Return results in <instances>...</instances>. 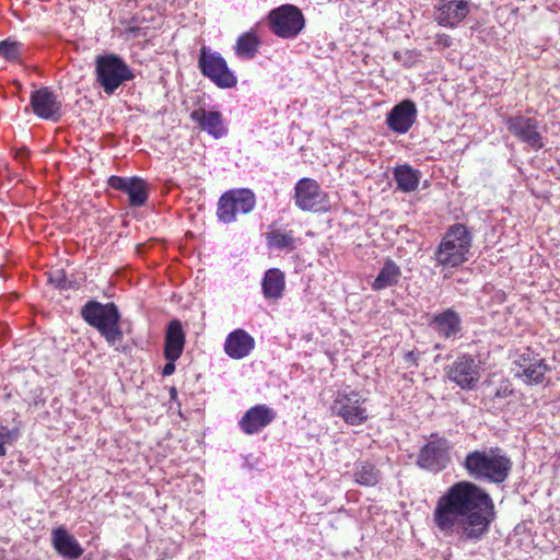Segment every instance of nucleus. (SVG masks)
Masks as SVG:
<instances>
[{
    "mask_svg": "<svg viewBox=\"0 0 560 560\" xmlns=\"http://www.w3.org/2000/svg\"><path fill=\"white\" fill-rule=\"evenodd\" d=\"M495 520L491 495L472 481L462 480L448 487L436 500L432 523L440 533L453 534L462 529V538L479 541Z\"/></svg>",
    "mask_w": 560,
    "mask_h": 560,
    "instance_id": "f257e3e1",
    "label": "nucleus"
},
{
    "mask_svg": "<svg viewBox=\"0 0 560 560\" xmlns=\"http://www.w3.org/2000/svg\"><path fill=\"white\" fill-rule=\"evenodd\" d=\"M512 465L511 458L499 447H491L488 451H471L463 463L464 468L474 479L497 485L508 479Z\"/></svg>",
    "mask_w": 560,
    "mask_h": 560,
    "instance_id": "f03ea898",
    "label": "nucleus"
},
{
    "mask_svg": "<svg viewBox=\"0 0 560 560\" xmlns=\"http://www.w3.org/2000/svg\"><path fill=\"white\" fill-rule=\"evenodd\" d=\"M472 236L460 223L451 225L434 252L436 266L457 268L468 260Z\"/></svg>",
    "mask_w": 560,
    "mask_h": 560,
    "instance_id": "7ed1b4c3",
    "label": "nucleus"
},
{
    "mask_svg": "<svg viewBox=\"0 0 560 560\" xmlns=\"http://www.w3.org/2000/svg\"><path fill=\"white\" fill-rule=\"evenodd\" d=\"M81 317L91 327H94L109 346H115L124 338L120 327V313L113 302L101 303L95 300L88 301L81 308Z\"/></svg>",
    "mask_w": 560,
    "mask_h": 560,
    "instance_id": "20e7f679",
    "label": "nucleus"
},
{
    "mask_svg": "<svg viewBox=\"0 0 560 560\" xmlns=\"http://www.w3.org/2000/svg\"><path fill=\"white\" fill-rule=\"evenodd\" d=\"M96 81L107 95L114 92L126 81L135 78L130 67L118 56L102 55L95 61Z\"/></svg>",
    "mask_w": 560,
    "mask_h": 560,
    "instance_id": "39448f33",
    "label": "nucleus"
},
{
    "mask_svg": "<svg viewBox=\"0 0 560 560\" xmlns=\"http://www.w3.org/2000/svg\"><path fill=\"white\" fill-rule=\"evenodd\" d=\"M366 401L368 398L359 390H338L331 402L330 411L348 425H362L370 418L365 407Z\"/></svg>",
    "mask_w": 560,
    "mask_h": 560,
    "instance_id": "423d86ee",
    "label": "nucleus"
},
{
    "mask_svg": "<svg viewBox=\"0 0 560 560\" xmlns=\"http://www.w3.org/2000/svg\"><path fill=\"white\" fill-rule=\"evenodd\" d=\"M270 31L278 37L295 38L305 27L302 11L293 4H282L272 9L267 16Z\"/></svg>",
    "mask_w": 560,
    "mask_h": 560,
    "instance_id": "0eeeda50",
    "label": "nucleus"
},
{
    "mask_svg": "<svg viewBox=\"0 0 560 560\" xmlns=\"http://www.w3.org/2000/svg\"><path fill=\"white\" fill-rule=\"evenodd\" d=\"M198 68L202 75L210 79L218 88L232 89L237 84V78L229 68L226 60L207 46L200 48Z\"/></svg>",
    "mask_w": 560,
    "mask_h": 560,
    "instance_id": "6e6552de",
    "label": "nucleus"
},
{
    "mask_svg": "<svg viewBox=\"0 0 560 560\" xmlns=\"http://www.w3.org/2000/svg\"><path fill=\"white\" fill-rule=\"evenodd\" d=\"M256 205L255 194L249 189H232L224 192L218 202L217 215L224 223H232L237 214L249 213Z\"/></svg>",
    "mask_w": 560,
    "mask_h": 560,
    "instance_id": "1a4fd4ad",
    "label": "nucleus"
},
{
    "mask_svg": "<svg viewBox=\"0 0 560 560\" xmlns=\"http://www.w3.org/2000/svg\"><path fill=\"white\" fill-rule=\"evenodd\" d=\"M293 200L302 211L326 212L329 209L328 196L317 180L303 177L294 186Z\"/></svg>",
    "mask_w": 560,
    "mask_h": 560,
    "instance_id": "9d476101",
    "label": "nucleus"
},
{
    "mask_svg": "<svg viewBox=\"0 0 560 560\" xmlns=\"http://www.w3.org/2000/svg\"><path fill=\"white\" fill-rule=\"evenodd\" d=\"M433 440L423 445L418 454L417 465L432 472L444 470L451 462L450 444L445 438L432 434Z\"/></svg>",
    "mask_w": 560,
    "mask_h": 560,
    "instance_id": "9b49d317",
    "label": "nucleus"
},
{
    "mask_svg": "<svg viewBox=\"0 0 560 560\" xmlns=\"http://www.w3.org/2000/svg\"><path fill=\"white\" fill-rule=\"evenodd\" d=\"M508 130L522 143L538 151L545 147V138L539 131V121L523 115L510 116L506 121Z\"/></svg>",
    "mask_w": 560,
    "mask_h": 560,
    "instance_id": "f8f14e48",
    "label": "nucleus"
},
{
    "mask_svg": "<svg viewBox=\"0 0 560 560\" xmlns=\"http://www.w3.org/2000/svg\"><path fill=\"white\" fill-rule=\"evenodd\" d=\"M445 374L451 382L465 390L475 388L480 378L479 365L475 358L467 353L458 355L447 365Z\"/></svg>",
    "mask_w": 560,
    "mask_h": 560,
    "instance_id": "ddd939ff",
    "label": "nucleus"
},
{
    "mask_svg": "<svg viewBox=\"0 0 560 560\" xmlns=\"http://www.w3.org/2000/svg\"><path fill=\"white\" fill-rule=\"evenodd\" d=\"M276 418L277 411L273 408L259 404L246 410L238 421V427L244 434L253 435L270 425Z\"/></svg>",
    "mask_w": 560,
    "mask_h": 560,
    "instance_id": "4468645a",
    "label": "nucleus"
},
{
    "mask_svg": "<svg viewBox=\"0 0 560 560\" xmlns=\"http://www.w3.org/2000/svg\"><path fill=\"white\" fill-rule=\"evenodd\" d=\"M108 185L115 189L128 195L131 207L143 206L149 197V185L140 177H121L113 175L108 179Z\"/></svg>",
    "mask_w": 560,
    "mask_h": 560,
    "instance_id": "2eb2a0df",
    "label": "nucleus"
},
{
    "mask_svg": "<svg viewBox=\"0 0 560 560\" xmlns=\"http://www.w3.org/2000/svg\"><path fill=\"white\" fill-rule=\"evenodd\" d=\"M30 104L33 113L42 119L57 121L60 117L61 104L48 88L33 91Z\"/></svg>",
    "mask_w": 560,
    "mask_h": 560,
    "instance_id": "dca6fc26",
    "label": "nucleus"
},
{
    "mask_svg": "<svg viewBox=\"0 0 560 560\" xmlns=\"http://www.w3.org/2000/svg\"><path fill=\"white\" fill-rule=\"evenodd\" d=\"M417 106L411 100L395 105L386 117L387 127L397 133H406L417 120Z\"/></svg>",
    "mask_w": 560,
    "mask_h": 560,
    "instance_id": "f3484780",
    "label": "nucleus"
},
{
    "mask_svg": "<svg viewBox=\"0 0 560 560\" xmlns=\"http://www.w3.org/2000/svg\"><path fill=\"white\" fill-rule=\"evenodd\" d=\"M435 21L441 26L456 27L469 13L465 0H439L435 7Z\"/></svg>",
    "mask_w": 560,
    "mask_h": 560,
    "instance_id": "a211bd4d",
    "label": "nucleus"
},
{
    "mask_svg": "<svg viewBox=\"0 0 560 560\" xmlns=\"http://www.w3.org/2000/svg\"><path fill=\"white\" fill-rule=\"evenodd\" d=\"M517 366L522 370V376L528 384H540L545 374L549 371L545 359L535 354L530 349H526L516 360Z\"/></svg>",
    "mask_w": 560,
    "mask_h": 560,
    "instance_id": "6ab92c4d",
    "label": "nucleus"
},
{
    "mask_svg": "<svg viewBox=\"0 0 560 560\" xmlns=\"http://www.w3.org/2000/svg\"><path fill=\"white\" fill-rule=\"evenodd\" d=\"M51 545L56 552L67 560H78L84 552L77 538L63 526L51 530Z\"/></svg>",
    "mask_w": 560,
    "mask_h": 560,
    "instance_id": "aec40b11",
    "label": "nucleus"
},
{
    "mask_svg": "<svg viewBox=\"0 0 560 560\" xmlns=\"http://www.w3.org/2000/svg\"><path fill=\"white\" fill-rule=\"evenodd\" d=\"M254 348L255 339L242 328L231 331L224 341V352L234 360L246 358Z\"/></svg>",
    "mask_w": 560,
    "mask_h": 560,
    "instance_id": "412c9836",
    "label": "nucleus"
},
{
    "mask_svg": "<svg viewBox=\"0 0 560 560\" xmlns=\"http://www.w3.org/2000/svg\"><path fill=\"white\" fill-rule=\"evenodd\" d=\"M186 342L185 331L179 319L168 323L165 331L163 354L165 359L178 360Z\"/></svg>",
    "mask_w": 560,
    "mask_h": 560,
    "instance_id": "4be33fe9",
    "label": "nucleus"
},
{
    "mask_svg": "<svg viewBox=\"0 0 560 560\" xmlns=\"http://www.w3.org/2000/svg\"><path fill=\"white\" fill-rule=\"evenodd\" d=\"M190 119L196 122L201 130L207 131L217 139L228 132L223 117L219 112L197 108L190 113Z\"/></svg>",
    "mask_w": 560,
    "mask_h": 560,
    "instance_id": "5701e85b",
    "label": "nucleus"
},
{
    "mask_svg": "<svg viewBox=\"0 0 560 560\" xmlns=\"http://www.w3.org/2000/svg\"><path fill=\"white\" fill-rule=\"evenodd\" d=\"M265 238L269 248L287 252L295 250L299 241L293 230L281 229L277 222L268 226Z\"/></svg>",
    "mask_w": 560,
    "mask_h": 560,
    "instance_id": "b1692460",
    "label": "nucleus"
},
{
    "mask_svg": "<svg viewBox=\"0 0 560 560\" xmlns=\"http://www.w3.org/2000/svg\"><path fill=\"white\" fill-rule=\"evenodd\" d=\"M431 326L441 337L448 339L455 337L460 331L462 319L455 311L448 308L435 314Z\"/></svg>",
    "mask_w": 560,
    "mask_h": 560,
    "instance_id": "393cba45",
    "label": "nucleus"
},
{
    "mask_svg": "<svg viewBox=\"0 0 560 560\" xmlns=\"http://www.w3.org/2000/svg\"><path fill=\"white\" fill-rule=\"evenodd\" d=\"M285 288L284 273L278 268L268 269L265 272L261 290L268 300H278L283 295Z\"/></svg>",
    "mask_w": 560,
    "mask_h": 560,
    "instance_id": "a878e982",
    "label": "nucleus"
},
{
    "mask_svg": "<svg viewBox=\"0 0 560 560\" xmlns=\"http://www.w3.org/2000/svg\"><path fill=\"white\" fill-rule=\"evenodd\" d=\"M353 480L362 487H376L382 480V472L375 464L369 460H359L354 464Z\"/></svg>",
    "mask_w": 560,
    "mask_h": 560,
    "instance_id": "bb28decb",
    "label": "nucleus"
},
{
    "mask_svg": "<svg viewBox=\"0 0 560 560\" xmlns=\"http://www.w3.org/2000/svg\"><path fill=\"white\" fill-rule=\"evenodd\" d=\"M401 276L399 266L392 259H386L377 277L372 282L374 291H381L388 287L396 285Z\"/></svg>",
    "mask_w": 560,
    "mask_h": 560,
    "instance_id": "cd10ccee",
    "label": "nucleus"
},
{
    "mask_svg": "<svg viewBox=\"0 0 560 560\" xmlns=\"http://www.w3.org/2000/svg\"><path fill=\"white\" fill-rule=\"evenodd\" d=\"M261 40L254 30L238 36L234 46L235 54L240 58L253 59L259 49Z\"/></svg>",
    "mask_w": 560,
    "mask_h": 560,
    "instance_id": "c85d7f7f",
    "label": "nucleus"
},
{
    "mask_svg": "<svg viewBox=\"0 0 560 560\" xmlns=\"http://www.w3.org/2000/svg\"><path fill=\"white\" fill-rule=\"evenodd\" d=\"M397 188L404 192L415 191L419 186V172L409 165H400L394 170Z\"/></svg>",
    "mask_w": 560,
    "mask_h": 560,
    "instance_id": "c756f323",
    "label": "nucleus"
},
{
    "mask_svg": "<svg viewBox=\"0 0 560 560\" xmlns=\"http://www.w3.org/2000/svg\"><path fill=\"white\" fill-rule=\"evenodd\" d=\"M24 45L18 40L7 38L0 42V57L5 61L19 63L22 60Z\"/></svg>",
    "mask_w": 560,
    "mask_h": 560,
    "instance_id": "7c9ffc66",
    "label": "nucleus"
},
{
    "mask_svg": "<svg viewBox=\"0 0 560 560\" xmlns=\"http://www.w3.org/2000/svg\"><path fill=\"white\" fill-rule=\"evenodd\" d=\"M48 282L59 290H67L70 288V282L67 279L63 269H52L48 273Z\"/></svg>",
    "mask_w": 560,
    "mask_h": 560,
    "instance_id": "2f4dec72",
    "label": "nucleus"
},
{
    "mask_svg": "<svg viewBox=\"0 0 560 560\" xmlns=\"http://www.w3.org/2000/svg\"><path fill=\"white\" fill-rule=\"evenodd\" d=\"M18 430H10L7 427L0 429V444L5 447V444H11L18 439Z\"/></svg>",
    "mask_w": 560,
    "mask_h": 560,
    "instance_id": "473e14b6",
    "label": "nucleus"
},
{
    "mask_svg": "<svg viewBox=\"0 0 560 560\" xmlns=\"http://www.w3.org/2000/svg\"><path fill=\"white\" fill-rule=\"evenodd\" d=\"M435 44L441 48H448L453 44V39L450 35L441 33L435 36Z\"/></svg>",
    "mask_w": 560,
    "mask_h": 560,
    "instance_id": "72a5a7b5",
    "label": "nucleus"
},
{
    "mask_svg": "<svg viewBox=\"0 0 560 560\" xmlns=\"http://www.w3.org/2000/svg\"><path fill=\"white\" fill-rule=\"evenodd\" d=\"M166 361L167 362L163 366V370H162V375L163 376H170V375H172L175 372V361L176 360L166 359Z\"/></svg>",
    "mask_w": 560,
    "mask_h": 560,
    "instance_id": "f704fd0d",
    "label": "nucleus"
},
{
    "mask_svg": "<svg viewBox=\"0 0 560 560\" xmlns=\"http://www.w3.org/2000/svg\"><path fill=\"white\" fill-rule=\"evenodd\" d=\"M404 359L410 365L418 366V354L415 351H408L405 353Z\"/></svg>",
    "mask_w": 560,
    "mask_h": 560,
    "instance_id": "c9c22d12",
    "label": "nucleus"
},
{
    "mask_svg": "<svg viewBox=\"0 0 560 560\" xmlns=\"http://www.w3.org/2000/svg\"><path fill=\"white\" fill-rule=\"evenodd\" d=\"M5 454H7L5 447H2V445L0 444V457L5 456Z\"/></svg>",
    "mask_w": 560,
    "mask_h": 560,
    "instance_id": "e433bc0d",
    "label": "nucleus"
}]
</instances>
